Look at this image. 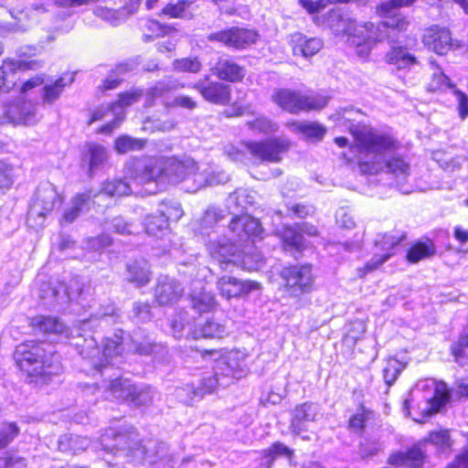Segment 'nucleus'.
Wrapping results in <instances>:
<instances>
[{"mask_svg":"<svg viewBox=\"0 0 468 468\" xmlns=\"http://www.w3.org/2000/svg\"><path fill=\"white\" fill-rule=\"evenodd\" d=\"M362 150L373 154L372 160H359L358 165L363 174H377L387 171L404 180L410 173V165L399 155H389L398 148L399 143L390 135L372 131L356 136Z\"/></svg>","mask_w":468,"mask_h":468,"instance_id":"1","label":"nucleus"},{"mask_svg":"<svg viewBox=\"0 0 468 468\" xmlns=\"http://www.w3.org/2000/svg\"><path fill=\"white\" fill-rule=\"evenodd\" d=\"M101 449L119 452L130 461L150 464L158 461L170 460L168 446L157 439L140 440L137 431L130 428L124 431L109 429L100 439Z\"/></svg>","mask_w":468,"mask_h":468,"instance_id":"2","label":"nucleus"},{"mask_svg":"<svg viewBox=\"0 0 468 468\" xmlns=\"http://www.w3.org/2000/svg\"><path fill=\"white\" fill-rule=\"evenodd\" d=\"M14 357L29 382L46 384L61 371L60 356L48 343L26 341L16 346Z\"/></svg>","mask_w":468,"mask_h":468,"instance_id":"3","label":"nucleus"},{"mask_svg":"<svg viewBox=\"0 0 468 468\" xmlns=\"http://www.w3.org/2000/svg\"><path fill=\"white\" fill-rule=\"evenodd\" d=\"M409 21L400 16H391L388 20L379 23L374 31L373 27H368L364 32H356L347 41L350 45L356 46V52L361 58H367L371 50V38L376 41L395 42L398 37V32L407 29Z\"/></svg>","mask_w":468,"mask_h":468,"instance_id":"4","label":"nucleus"},{"mask_svg":"<svg viewBox=\"0 0 468 468\" xmlns=\"http://www.w3.org/2000/svg\"><path fill=\"white\" fill-rule=\"evenodd\" d=\"M329 96L323 94H305L300 90L286 88L276 89L271 94V101L283 111L292 114L302 112L321 111L328 104Z\"/></svg>","mask_w":468,"mask_h":468,"instance_id":"5","label":"nucleus"},{"mask_svg":"<svg viewBox=\"0 0 468 468\" xmlns=\"http://www.w3.org/2000/svg\"><path fill=\"white\" fill-rule=\"evenodd\" d=\"M427 443L435 445L441 452L449 450L452 446L448 431L431 432L428 439L414 444L406 452H397L388 458V463L402 468H422L426 458L425 449Z\"/></svg>","mask_w":468,"mask_h":468,"instance_id":"6","label":"nucleus"},{"mask_svg":"<svg viewBox=\"0 0 468 468\" xmlns=\"http://www.w3.org/2000/svg\"><path fill=\"white\" fill-rule=\"evenodd\" d=\"M249 154L261 163H280L282 155L291 147V141L285 137H273L259 142H247L244 144Z\"/></svg>","mask_w":468,"mask_h":468,"instance_id":"7","label":"nucleus"},{"mask_svg":"<svg viewBox=\"0 0 468 468\" xmlns=\"http://www.w3.org/2000/svg\"><path fill=\"white\" fill-rule=\"evenodd\" d=\"M280 276L290 296L299 297L313 288L314 277L312 266L309 264L285 267L281 271Z\"/></svg>","mask_w":468,"mask_h":468,"instance_id":"8","label":"nucleus"},{"mask_svg":"<svg viewBox=\"0 0 468 468\" xmlns=\"http://www.w3.org/2000/svg\"><path fill=\"white\" fill-rule=\"evenodd\" d=\"M62 197L54 185L43 182L38 185L32 205L28 210V221L35 218L44 219L55 207L60 206Z\"/></svg>","mask_w":468,"mask_h":468,"instance_id":"9","label":"nucleus"},{"mask_svg":"<svg viewBox=\"0 0 468 468\" xmlns=\"http://www.w3.org/2000/svg\"><path fill=\"white\" fill-rule=\"evenodd\" d=\"M112 394L118 399L128 400L135 406L148 405L154 390L148 386H135L129 379L115 378L110 382Z\"/></svg>","mask_w":468,"mask_h":468,"instance_id":"10","label":"nucleus"},{"mask_svg":"<svg viewBox=\"0 0 468 468\" xmlns=\"http://www.w3.org/2000/svg\"><path fill=\"white\" fill-rule=\"evenodd\" d=\"M259 34L253 29L232 27L225 30L210 33L207 39L210 42H219L228 48L243 49L255 44Z\"/></svg>","mask_w":468,"mask_h":468,"instance_id":"11","label":"nucleus"},{"mask_svg":"<svg viewBox=\"0 0 468 468\" xmlns=\"http://www.w3.org/2000/svg\"><path fill=\"white\" fill-rule=\"evenodd\" d=\"M214 369L215 374L220 378L221 387H228L234 379L241 378L246 375L247 365L244 358L238 353L230 352L216 362Z\"/></svg>","mask_w":468,"mask_h":468,"instance_id":"12","label":"nucleus"},{"mask_svg":"<svg viewBox=\"0 0 468 468\" xmlns=\"http://www.w3.org/2000/svg\"><path fill=\"white\" fill-rule=\"evenodd\" d=\"M202 98L213 104L227 105L231 99V87L219 80H212L208 75L192 85Z\"/></svg>","mask_w":468,"mask_h":468,"instance_id":"13","label":"nucleus"},{"mask_svg":"<svg viewBox=\"0 0 468 468\" xmlns=\"http://www.w3.org/2000/svg\"><path fill=\"white\" fill-rule=\"evenodd\" d=\"M261 283L250 280H239L232 276L224 275L217 282L219 294L229 300L248 295L251 292L259 291Z\"/></svg>","mask_w":468,"mask_h":468,"instance_id":"14","label":"nucleus"},{"mask_svg":"<svg viewBox=\"0 0 468 468\" xmlns=\"http://www.w3.org/2000/svg\"><path fill=\"white\" fill-rule=\"evenodd\" d=\"M163 160L149 158L144 161H138L134 165L131 180L133 185L144 186L152 182L164 180Z\"/></svg>","mask_w":468,"mask_h":468,"instance_id":"15","label":"nucleus"},{"mask_svg":"<svg viewBox=\"0 0 468 468\" xmlns=\"http://www.w3.org/2000/svg\"><path fill=\"white\" fill-rule=\"evenodd\" d=\"M319 406L312 402L297 405L292 412L290 429L292 433L300 435L310 430L313 423L320 418Z\"/></svg>","mask_w":468,"mask_h":468,"instance_id":"16","label":"nucleus"},{"mask_svg":"<svg viewBox=\"0 0 468 468\" xmlns=\"http://www.w3.org/2000/svg\"><path fill=\"white\" fill-rule=\"evenodd\" d=\"M163 167L164 178H167L173 184H177L183 181L188 182L190 174L197 170V163L191 158L182 161L170 158L163 160Z\"/></svg>","mask_w":468,"mask_h":468,"instance_id":"17","label":"nucleus"},{"mask_svg":"<svg viewBox=\"0 0 468 468\" xmlns=\"http://www.w3.org/2000/svg\"><path fill=\"white\" fill-rule=\"evenodd\" d=\"M424 45L439 55H445L453 48L449 29L434 26L427 29L422 37Z\"/></svg>","mask_w":468,"mask_h":468,"instance_id":"18","label":"nucleus"},{"mask_svg":"<svg viewBox=\"0 0 468 468\" xmlns=\"http://www.w3.org/2000/svg\"><path fill=\"white\" fill-rule=\"evenodd\" d=\"M210 71L218 79L229 82L240 81L246 75L245 68L229 56L219 57Z\"/></svg>","mask_w":468,"mask_h":468,"instance_id":"19","label":"nucleus"},{"mask_svg":"<svg viewBox=\"0 0 468 468\" xmlns=\"http://www.w3.org/2000/svg\"><path fill=\"white\" fill-rule=\"evenodd\" d=\"M183 292V286L176 280L161 276L154 289V297L160 305H168L176 303L182 296Z\"/></svg>","mask_w":468,"mask_h":468,"instance_id":"20","label":"nucleus"},{"mask_svg":"<svg viewBox=\"0 0 468 468\" xmlns=\"http://www.w3.org/2000/svg\"><path fill=\"white\" fill-rule=\"evenodd\" d=\"M406 238L405 233L379 234L375 240L377 247L385 250L381 255H375L365 266L367 271H374L386 262L391 256L389 250L399 244Z\"/></svg>","mask_w":468,"mask_h":468,"instance_id":"21","label":"nucleus"},{"mask_svg":"<svg viewBox=\"0 0 468 468\" xmlns=\"http://www.w3.org/2000/svg\"><path fill=\"white\" fill-rule=\"evenodd\" d=\"M208 250L211 257L218 262L223 271H228L229 266H237L239 251L234 242L213 241L209 244Z\"/></svg>","mask_w":468,"mask_h":468,"instance_id":"22","label":"nucleus"},{"mask_svg":"<svg viewBox=\"0 0 468 468\" xmlns=\"http://www.w3.org/2000/svg\"><path fill=\"white\" fill-rule=\"evenodd\" d=\"M96 196L97 194H94L91 190L74 196L70 200V207H67L61 216L60 224L73 223L83 211L90 208L92 198Z\"/></svg>","mask_w":468,"mask_h":468,"instance_id":"23","label":"nucleus"},{"mask_svg":"<svg viewBox=\"0 0 468 468\" xmlns=\"http://www.w3.org/2000/svg\"><path fill=\"white\" fill-rule=\"evenodd\" d=\"M73 296L74 292H69L64 282H43L39 288V297L50 306L69 302Z\"/></svg>","mask_w":468,"mask_h":468,"instance_id":"24","label":"nucleus"},{"mask_svg":"<svg viewBox=\"0 0 468 468\" xmlns=\"http://www.w3.org/2000/svg\"><path fill=\"white\" fill-rule=\"evenodd\" d=\"M328 24L335 35H347L348 37H351L356 32H364L368 27H373L372 23L356 25V21L342 16L337 11L330 13Z\"/></svg>","mask_w":468,"mask_h":468,"instance_id":"25","label":"nucleus"},{"mask_svg":"<svg viewBox=\"0 0 468 468\" xmlns=\"http://www.w3.org/2000/svg\"><path fill=\"white\" fill-rule=\"evenodd\" d=\"M292 52L295 56H303L304 58L313 57L318 53L324 42L319 37H308L302 33L292 35Z\"/></svg>","mask_w":468,"mask_h":468,"instance_id":"26","label":"nucleus"},{"mask_svg":"<svg viewBox=\"0 0 468 468\" xmlns=\"http://www.w3.org/2000/svg\"><path fill=\"white\" fill-rule=\"evenodd\" d=\"M398 38L393 43L389 42L391 47L389 51L386 54V61L390 65L396 66L398 69H410L418 64V60L407 48L395 45V43L398 41Z\"/></svg>","mask_w":468,"mask_h":468,"instance_id":"27","label":"nucleus"},{"mask_svg":"<svg viewBox=\"0 0 468 468\" xmlns=\"http://www.w3.org/2000/svg\"><path fill=\"white\" fill-rule=\"evenodd\" d=\"M286 126L304 139L320 141L324 138L326 129L316 122L293 121L287 122Z\"/></svg>","mask_w":468,"mask_h":468,"instance_id":"28","label":"nucleus"},{"mask_svg":"<svg viewBox=\"0 0 468 468\" xmlns=\"http://www.w3.org/2000/svg\"><path fill=\"white\" fill-rule=\"evenodd\" d=\"M189 297L192 308L200 314L210 312L217 305L214 294L207 291L202 285L194 288Z\"/></svg>","mask_w":468,"mask_h":468,"instance_id":"29","label":"nucleus"},{"mask_svg":"<svg viewBox=\"0 0 468 468\" xmlns=\"http://www.w3.org/2000/svg\"><path fill=\"white\" fill-rule=\"evenodd\" d=\"M239 253V256L237 266H240L243 270L252 271L263 265L264 257L253 244L250 246V243H248Z\"/></svg>","mask_w":468,"mask_h":468,"instance_id":"30","label":"nucleus"},{"mask_svg":"<svg viewBox=\"0 0 468 468\" xmlns=\"http://www.w3.org/2000/svg\"><path fill=\"white\" fill-rule=\"evenodd\" d=\"M150 275L148 262L144 260L135 261L127 264L126 279L137 287L147 284L150 282Z\"/></svg>","mask_w":468,"mask_h":468,"instance_id":"31","label":"nucleus"},{"mask_svg":"<svg viewBox=\"0 0 468 468\" xmlns=\"http://www.w3.org/2000/svg\"><path fill=\"white\" fill-rule=\"evenodd\" d=\"M283 250L287 252H301L304 249V239L298 225L285 227L280 234Z\"/></svg>","mask_w":468,"mask_h":468,"instance_id":"32","label":"nucleus"},{"mask_svg":"<svg viewBox=\"0 0 468 468\" xmlns=\"http://www.w3.org/2000/svg\"><path fill=\"white\" fill-rule=\"evenodd\" d=\"M90 444V440L73 434H64L58 441V450L62 452L77 454L85 451Z\"/></svg>","mask_w":468,"mask_h":468,"instance_id":"33","label":"nucleus"},{"mask_svg":"<svg viewBox=\"0 0 468 468\" xmlns=\"http://www.w3.org/2000/svg\"><path fill=\"white\" fill-rule=\"evenodd\" d=\"M21 68L20 61L5 60L0 67V91H8L16 85V70Z\"/></svg>","mask_w":468,"mask_h":468,"instance_id":"34","label":"nucleus"},{"mask_svg":"<svg viewBox=\"0 0 468 468\" xmlns=\"http://www.w3.org/2000/svg\"><path fill=\"white\" fill-rule=\"evenodd\" d=\"M218 176L222 178H217L215 176H209L206 170L199 171L197 165V170L190 174L188 182L192 181V185L188 186L189 191L196 192L207 186H212L215 184H220L228 180V176L224 174H219Z\"/></svg>","mask_w":468,"mask_h":468,"instance_id":"35","label":"nucleus"},{"mask_svg":"<svg viewBox=\"0 0 468 468\" xmlns=\"http://www.w3.org/2000/svg\"><path fill=\"white\" fill-rule=\"evenodd\" d=\"M292 455V451L282 442H274L269 449L264 451V454L260 458V461L255 468H271L273 461L277 457H286L290 459Z\"/></svg>","mask_w":468,"mask_h":468,"instance_id":"36","label":"nucleus"},{"mask_svg":"<svg viewBox=\"0 0 468 468\" xmlns=\"http://www.w3.org/2000/svg\"><path fill=\"white\" fill-rule=\"evenodd\" d=\"M31 324L44 333L65 335L68 336L67 326L58 318L39 315L32 319Z\"/></svg>","mask_w":468,"mask_h":468,"instance_id":"37","label":"nucleus"},{"mask_svg":"<svg viewBox=\"0 0 468 468\" xmlns=\"http://www.w3.org/2000/svg\"><path fill=\"white\" fill-rule=\"evenodd\" d=\"M450 399V393L445 383L436 385L434 394L431 399L426 401V407L423 410L425 415L431 416L438 412Z\"/></svg>","mask_w":468,"mask_h":468,"instance_id":"38","label":"nucleus"},{"mask_svg":"<svg viewBox=\"0 0 468 468\" xmlns=\"http://www.w3.org/2000/svg\"><path fill=\"white\" fill-rule=\"evenodd\" d=\"M11 16L15 21L8 22L0 27V34L6 35L8 33L25 32L28 29L29 12L24 10H13Z\"/></svg>","mask_w":468,"mask_h":468,"instance_id":"39","label":"nucleus"},{"mask_svg":"<svg viewBox=\"0 0 468 468\" xmlns=\"http://www.w3.org/2000/svg\"><path fill=\"white\" fill-rule=\"evenodd\" d=\"M74 81L73 75H65L43 88V101L51 104L59 98L64 88Z\"/></svg>","mask_w":468,"mask_h":468,"instance_id":"40","label":"nucleus"},{"mask_svg":"<svg viewBox=\"0 0 468 468\" xmlns=\"http://www.w3.org/2000/svg\"><path fill=\"white\" fill-rule=\"evenodd\" d=\"M107 158V150L104 146L101 144H90L88 146V152L83 162L88 161L89 174L90 176L96 170L102 167Z\"/></svg>","mask_w":468,"mask_h":468,"instance_id":"41","label":"nucleus"},{"mask_svg":"<svg viewBox=\"0 0 468 468\" xmlns=\"http://www.w3.org/2000/svg\"><path fill=\"white\" fill-rule=\"evenodd\" d=\"M144 229L148 235L161 237L168 229V222L164 213L157 211L144 219Z\"/></svg>","mask_w":468,"mask_h":468,"instance_id":"42","label":"nucleus"},{"mask_svg":"<svg viewBox=\"0 0 468 468\" xmlns=\"http://www.w3.org/2000/svg\"><path fill=\"white\" fill-rule=\"evenodd\" d=\"M133 349L139 355L150 356L162 350L163 346L156 344L148 335L143 337L139 332H134L133 336Z\"/></svg>","mask_w":468,"mask_h":468,"instance_id":"43","label":"nucleus"},{"mask_svg":"<svg viewBox=\"0 0 468 468\" xmlns=\"http://www.w3.org/2000/svg\"><path fill=\"white\" fill-rule=\"evenodd\" d=\"M101 192L112 197H121L133 193V190L126 180L112 179L103 183Z\"/></svg>","mask_w":468,"mask_h":468,"instance_id":"44","label":"nucleus"},{"mask_svg":"<svg viewBox=\"0 0 468 468\" xmlns=\"http://www.w3.org/2000/svg\"><path fill=\"white\" fill-rule=\"evenodd\" d=\"M76 346L79 349V353L84 358H88L91 360V365L95 368H99L101 370L102 368L107 369L108 367L106 365L100 364L96 361L100 356V349L97 346V344L94 338L84 339V343L80 344V342L75 343Z\"/></svg>","mask_w":468,"mask_h":468,"instance_id":"45","label":"nucleus"},{"mask_svg":"<svg viewBox=\"0 0 468 468\" xmlns=\"http://www.w3.org/2000/svg\"><path fill=\"white\" fill-rule=\"evenodd\" d=\"M434 245L431 240L414 244L407 254V259L411 263H416L435 254Z\"/></svg>","mask_w":468,"mask_h":468,"instance_id":"46","label":"nucleus"},{"mask_svg":"<svg viewBox=\"0 0 468 468\" xmlns=\"http://www.w3.org/2000/svg\"><path fill=\"white\" fill-rule=\"evenodd\" d=\"M143 28L144 30L143 36L144 41H150L156 37H164L174 29L172 27L163 25L153 19L145 20Z\"/></svg>","mask_w":468,"mask_h":468,"instance_id":"47","label":"nucleus"},{"mask_svg":"<svg viewBox=\"0 0 468 468\" xmlns=\"http://www.w3.org/2000/svg\"><path fill=\"white\" fill-rule=\"evenodd\" d=\"M372 412L364 406H360L356 413L353 414L348 420L347 429L356 434H362L366 423L369 420Z\"/></svg>","mask_w":468,"mask_h":468,"instance_id":"48","label":"nucleus"},{"mask_svg":"<svg viewBox=\"0 0 468 468\" xmlns=\"http://www.w3.org/2000/svg\"><path fill=\"white\" fill-rule=\"evenodd\" d=\"M197 337L221 338L226 334V326L212 319L207 320L204 324L196 330Z\"/></svg>","mask_w":468,"mask_h":468,"instance_id":"49","label":"nucleus"},{"mask_svg":"<svg viewBox=\"0 0 468 468\" xmlns=\"http://www.w3.org/2000/svg\"><path fill=\"white\" fill-rule=\"evenodd\" d=\"M451 351L459 365L468 367V335L462 334L458 340L452 345Z\"/></svg>","mask_w":468,"mask_h":468,"instance_id":"50","label":"nucleus"},{"mask_svg":"<svg viewBox=\"0 0 468 468\" xmlns=\"http://www.w3.org/2000/svg\"><path fill=\"white\" fill-rule=\"evenodd\" d=\"M243 221H241V223H239V226H243L245 229H242L243 230H245V235H244V241L243 242H248L251 239V244H254V238H259L261 237L263 229L260 224V222L250 217V215L248 214H244L243 215Z\"/></svg>","mask_w":468,"mask_h":468,"instance_id":"51","label":"nucleus"},{"mask_svg":"<svg viewBox=\"0 0 468 468\" xmlns=\"http://www.w3.org/2000/svg\"><path fill=\"white\" fill-rule=\"evenodd\" d=\"M144 145V140L133 138L129 135H122L115 140L114 148L119 154H126L130 151L141 150Z\"/></svg>","mask_w":468,"mask_h":468,"instance_id":"52","label":"nucleus"},{"mask_svg":"<svg viewBox=\"0 0 468 468\" xmlns=\"http://www.w3.org/2000/svg\"><path fill=\"white\" fill-rule=\"evenodd\" d=\"M247 126L254 132L271 133L278 130V124L265 116H259L254 120L248 121Z\"/></svg>","mask_w":468,"mask_h":468,"instance_id":"53","label":"nucleus"},{"mask_svg":"<svg viewBox=\"0 0 468 468\" xmlns=\"http://www.w3.org/2000/svg\"><path fill=\"white\" fill-rule=\"evenodd\" d=\"M175 69L181 72L198 73L202 69V63L197 58H183L176 59Z\"/></svg>","mask_w":468,"mask_h":468,"instance_id":"54","label":"nucleus"},{"mask_svg":"<svg viewBox=\"0 0 468 468\" xmlns=\"http://www.w3.org/2000/svg\"><path fill=\"white\" fill-rule=\"evenodd\" d=\"M403 367L402 364L397 359H389L387 362L382 373L384 381L388 387L396 381Z\"/></svg>","mask_w":468,"mask_h":468,"instance_id":"55","label":"nucleus"},{"mask_svg":"<svg viewBox=\"0 0 468 468\" xmlns=\"http://www.w3.org/2000/svg\"><path fill=\"white\" fill-rule=\"evenodd\" d=\"M19 433L15 422L5 423L0 428V449L6 447Z\"/></svg>","mask_w":468,"mask_h":468,"instance_id":"56","label":"nucleus"},{"mask_svg":"<svg viewBox=\"0 0 468 468\" xmlns=\"http://www.w3.org/2000/svg\"><path fill=\"white\" fill-rule=\"evenodd\" d=\"M93 14L109 22L112 26H118L122 22V12L118 10L109 9L103 6H96Z\"/></svg>","mask_w":468,"mask_h":468,"instance_id":"57","label":"nucleus"},{"mask_svg":"<svg viewBox=\"0 0 468 468\" xmlns=\"http://www.w3.org/2000/svg\"><path fill=\"white\" fill-rule=\"evenodd\" d=\"M175 395L180 402L187 404L196 397H202V392L197 390L194 385L186 384L184 387L176 388Z\"/></svg>","mask_w":468,"mask_h":468,"instance_id":"58","label":"nucleus"},{"mask_svg":"<svg viewBox=\"0 0 468 468\" xmlns=\"http://www.w3.org/2000/svg\"><path fill=\"white\" fill-rule=\"evenodd\" d=\"M190 5L191 2L186 0H179L176 3H169L162 9V14L173 18L181 17L186 8L190 6Z\"/></svg>","mask_w":468,"mask_h":468,"instance_id":"59","label":"nucleus"},{"mask_svg":"<svg viewBox=\"0 0 468 468\" xmlns=\"http://www.w3.org/2000/svg\"><path fill=\"white\" fill-rule=\"evenodd\" d=\"M218 386H221L220 378L214 371L212 374L204 376L200 380L199 386L196 387V389L201 391L203 396L206 393L213 392Z\"/></svg>","mask_w":468,"mask_h":468,"instance_id":"60","label":"nucleus"},{"mask_svg":"<svg viewBox=\"0 0 468 468\" xmlns=\"http://www.w3.org/2000/svg\"><path fill=\"white\" fill-rule=\"evenodd\" d=\"M222 218L220 210L216 207H208L200 219V226L202 229H207L213 228Z\"/></svg>","mask_w":468,"mask_h":468,"instance_id":"61","label":"nucleus"},{"mask_svg":"<svg viewBox=\"0 0 468 468\" xmlns=\"http://www.w3.org/2000/svg\"><path fill=\"white\" fill-rule=\"evenodd\" d=\"M21 101L3 106V115L5 122L20 123L22 115L19 113Z\"/></svg>","mask_w":468,"mask_h":468,"instance_id":"62","label":"nucleus"},{"mask_svg":"<svg viewBox=\"0 0 468 468\" xmlns=\"http://www.w3.org/2000/svg\"><path fill=\"white\" fill-rule=\"evenodd\" d=\"M238 199H241L248 210V207L255 203V193L248 189H238L229 195V203L237 205Z\"/></svg>","mask_w":468,"mask_h":468,"instance_id":"63","label":"nucleus"},{"mask_svg":"<svg viewBox=\"0 0 468 468\" xmlns=\"http://www.w3.org/2000/svg\"><path fill=\"white\" fill-rule=\"evenodd\" d=\"M27 465V460L18 454L0 457V468H26Z\"/></svg>","mask_w":468,"mask_h":468,"instance_id":"64","label":"nucleus"}]
</instances>
